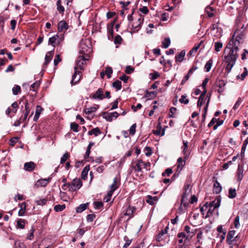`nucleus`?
I'll list each match as a JSON object with an SVG mask.
<instances>
[{
	"instance_id": "864d4df0",
	"label": "nucleus",
	"mask_w": 248,
	"mask_h": 248,
	"mask_svg": "<svg viewBox=\"0 0 248 248\" xmlns=\"http://www.w3.org/2000/svg\"><path fill=\"white\" fill-rule=\"evenodd\" d=\"M48 45H51L54 47L56 46V35L49 38L48 40Z\"/></svg>"
},
{
	"instance_id": "cd10ccee",
	"label": "nucleus",
	"mask_w": 248,
	"mask_h": 248,
	"mask_svg": "<svg viewBox=\"0 0 248 248\" xmlns=\"http://www.w3.org/2000/svg\"><path fill=\"white\" fill-rule=\"evenodd\" d=\"M49 179H40L39 180H38L36 183V186H46L48 182H49Z\"/></svg>"
},
{
	"instance_id": "680f3d73",
	"label": "nucleus",
	"mask_w": 248,
	"mask_h": 248,
	"mask_svg": "<svg viewBox=\"0 0 248 248\" xmlns=\"http://www.w3.org/2000/svg\"><path fill=\"white\" fill-rule=\"evenodd\" d=\"M150 76H151V79L154 80L160 76V74L158 72L155 71L153 73H150Z\"/></svg>"
},
{
	"instance_id": "8fccbe9b",
	"label": "nucleus",
	"mask_w": 248,
	"mask_h": 248,
	"mask_svg": "<svg viewBox=\"0 0 248 248\" xmlns=\"http://www.w3.org/2000/svg\"><path fill=\"white\" fill-rule=\"evenodd\" d=\"M56 46L59 45L64 40L63 35H59L58 34L56 35Z\"/></svg>"
},
{
	"instance_id": "bf43d9fd",
	"label": "nucleus",
	"mask_w": 248,
	"mask_h": 248,
	"mask_svg": "<svg viewBox=\"0 0 248 248\" xmlns=\"http://www.w3.org/2000/svg\"><path fill=\"white\" fill-rule=\"evenodd\" d=\"M172 173V170L171 168L167 169L162 173V175L164 177L169 176Z\"/></svg>"
},
{
	"instance_id": "c756f323",
	"label": "nucleus",
	"mask_w": 248,
	"mask_h": 248,
	"mask_svg": "<svg viewBox=\"0 0 248 248\" xmlns=\"http://www.w3.org/2000/svg\"><path fill=\"white\" fill-rule=\"evenodd\" d=\"M226 83L227 81L221 79H217L215 82L216 85L219 88H224Z\"/></svg>"
},
{
	"instance_id": "37998d69",
	"label": "nucleus",
	"mask_w": 248,
	"mask_h": 248,
	"mask_svg": "<svg viewBox=\"0 0 248 248\" xmlns=\"http://www.w3.org/2000/svg\"><path fill=\"white\" fill-rule=\"evenodd\" d=\"M78 127V124L76 123H71L70 124V128L75 132L79 131Z\"/></svg>"
},
{
	"instance_id": "aec40b11",
	"label": "nucleus",
	"mask_w": 248,
	"mask_h": 248,
	"mask_svg": "<svg viewBox=\"0 0 248 248\" xmlns=\"http://www.w3.org/2000/svg\"><path fill=\"white\" fill-rule=\"evenodd\" d=\"M243 167L240 165H238V169L237 171V180L241 181L243 177Z\"/></svg>"
},
{
	"instance_id": "5701e85b",
	"label": "nucleus",
	"mask_w": 248,
	"mask_h": 248,
	"mask_svg": "<svg viewBox=\"0 0 248 248\" xmlns=\"http://www.w3.org/2000/svg\"><path fill=\"white\" fill-rule=\"evenodd\" d=\"M102 133L101 131L98 127H95L94 128L92 129L91 130L89 131L88 134L89 136H92L93 135H94L95 137L98 136Z\"/></svg>"
},
{
	"instance_id": "338daca9",
	"label": "nucleus",
	"mask_w": 248,
	"mask_h": 248,
	"mask_svg": "<svg viewBox=\"0 0 248 248\" xmlns=\"http://www.w3.org/2000/svg\"><path fill=\"white\" fill-rule=\"evenodd\" d=\"M62 59L59 54H57L55 56V58L54 60V64L57 65L60 62H61Z\"/></svg>"
},
{
	"instance_id": "4be33fe9",
	"label": "nucleus",
	"mask_w": 248,
	"mask_h": 248,
	"mask_svg": "<svg viewBox=\"0 0 248 248\" xmlns=\"http://www.w3.org/2000/svg\"><path fill=\"white\" fill-rule=\"evenodd\" d=\"M43 108L40 106H39V105L37 106L35 113L34 116L33 117V121L34 122L37 121V120H38V119L39 118L41 112L43 111Z\"/></svg>"
},
{
	"instance_id": "13d9d810",
	"label": "nucleus",
	"mask_w": 248,
	"mask_h": 248,
	"mask_svg": "<svg viewBox=\"0 0 248 248\" xmlns=\"http://www.w3.org/2000/svg\"><path fill=\"white\" fill-rule=\"evenodd\" d=\"M144 151L145 152V155L147 156H150L153 153L151 148L149 146H146L144 148Z\"/></svg>"
},
{
	"instance_id": "7c9ffc66",
	"label": "nucleus",
	"mask_w": 248,
	"mask_h": 248,
	"mask_svg": "<svg viewBox=\"0 0 248 248\" xmlns=\"http://www.w3.org/2000/svg\"><path fill=\"white\" fill-rule=\"evenodd\" d=\"M73 186H75L78 189H79L82 186V183L79 179L75 178L72 183Z\"/></svg>"
},
{
	"instance_id": "603ef678",
	"label": "nucleus",
	"mask_w": 248,
	"mask_h": 248,
	"mask_svg": "<svg viewBox=\"0 0 248 248\" xmlns=\"http://www.w3.org/2000/svg\"><path fill=\"white\" fill-rule=\"evenodd\" d=\"M177 111V108L175 107H171L170 109V113L169 114V118H174V114Z\"/></svg>"
},
{
	"instance_id": "a211bd4d",
	"label": "nucleus",
	"mask_w": 248,
	"mask_h": 248,
	"mask_svg": "<svg viewBox=\"0 0 248 248\" xmlns=\"http://www.w3.org/2000/svg\"><path fill=\"white\" fill-rule=\"evenodd\" d=\"M89 205V202L80 204L78 207L76 208V212L77 213H82L88 208Z\"/></svg>"
},
{
	"instance_id": "6e6d98bb",
	"label": "nucleus",
	"mask_w": 248,
	"mask_h": 248,
	"mask_svg": "<svg viewBox=\"0 0 248 248\" xmlns=\"http://www.w3.org/2000/svg\"><path fill=\"white\" fill-rule=\"evenodd\" d=\"M94 207L95 209L99 210L103 207L104 204L102 202L96 201L93 202Z\"/></svg>"
},
{
	"instance_id": "6ab92c4d",
	"label": "nucleus",
	"mask_w": 248,
	"mask_h": 248,
	"mask_svg": "<svg viewBox=\"0 0 248 248\" xmlns=\"http://www.w3.org/2000/svg\"><path fill=\"white\" fill-rule=\"evenodd\" d=\"M143 18H140L138 19V23L136 24L134 23L132 24V28L135 30V31H138L141 28V24H143Z\"/></svg>"
},
{
	"instance_id": "4c0bfd02",
	"label": "nucleus",
	"mask_w": 248,
	"mask_h": 248,
	"mask_svg": "<svg viewBox=\"0 0 248 248\" xmlns=\"http://www.w3.org/2000/svg\"><path fill=\"white\" fill-rule=\"evenodd\" d=\"M65 207H66V206L64 204H62V205L58 204V205H56L54 206V210L57 212H61V211H63V210H64L65 209Z\"/></svg>"
},
{
	"instance_id": "f704fd0d",
	"label": "nucleus",
	"mask_w": 248,
	"mask_h": 248,
	"mask_svg": "<svg viewBox=\"0 0 248 248\" xmlns=\"http://www.w3.org/2000/svg\"><path fill=\"white\" fill-rule=\"evenodd\" d=\"M108 38L109 40H112L113 38V28L107 27Z\"/></svg>"
},
{
	"instance_id": "79ce46f5",
	"label": "nucleus",
	"mask_w": 248,
	"mask_h": 248,
	"mask_svg": "<svg viewBox=\"0 0 248 248\" xmlns=\"http://www.w3.org/2000/svg\"><path fill=\"white\" fill-rule=\"evenodd\" d=\"M124 240L125 241L123 248H127L132 242V239H129L127 236H124Z\"/></svg>"
},
{
	"instance_id": "69168bd1",
	"label": "nucleus",
	"mask_w": 248,
	"mask_h": 248,
	"mask_svg": "<svg viewBox=\"0 0 248 248\" xmlns=\"http://www.w3.org/2000/svg\"><path fill=\"white\" fill-rule=\"evenodd\" d=\"M96 110V108L93 107H91V108H86L85 112L86 114H90L92 113L93 112H95Z\"/></svg>"
},
{
	"instance_id": "c85d7f7f",
	"label": "nucleus",
	"mask_w": 248,
	"mask_h": 248,
	"mask_svg": "<svg viewBox=\"0 0 248 248\" xmlns=\"http://www.w3.org/2000/svg\"><path fill=\"white\" fill-rule=\"evenodd\" d=\"M156 94L157 93L155 91L149 92L146 91L145 97L148 98V99H153L155 98Z\"/></svg>"
},
{
	"instance_id": "e433bc0d",
	"label": "nucleus",
	"mask_w": 248,
	"mask_h": 248,
	"mask_svg": "<svg viewBox=\"0 0 248 248\" xmlns=\"http://www.w3.org/2000/svg\"><path fill=\"white\" fill-rule=\"evenodd\" d=\"M112 87L115 88L117 91H119L122 88L121 81L119 80H116L112 83Z\"/></svg>"
},
{
	"instance_id": "2f4dec72",
	"label": "nucleus",
	"mask_w": 248,
	"mask_h": 248,
	"mask_svg": "<svg viewBox=\"0 0 248 248\" xmlns=\"http://www.w3.org/2000/svg\"><path fill=\"white\" fill-rule=\"evenodd\" d=\"M213 62V61L212 59H210L206 62L204 67V69L205 72H208L209 71H210L212 66Z\"/></svg>"
},
{
	"instance_id": "f03ea898",
	"label": "nucleus",
	"mask_w": 248,
	"mask_h": 248,
	"mask_svg": "<svg viewBox=\"0 0 248 248\" xmlns=\"http://www.w3.org/2000/svg\"><path fill=\"white\" fill-rule=\"evenodd\" d=\"M184 192L182 195L181 203V205L183 204L184 207H186L188 205V203L187 202H185V199L191 193V187L190 184H185L183 188Z\"/></svg>"
},
{
	"instance_id": "c03bdc74",
	"label": "nucleus",
	"mask_w": 248,
	"mask_h": 248,
	"mask_svg": "<svg viewBox=\"0 0 248 248\" xmlns=\"http://www.w3.org/2000/svg\"><path fill=\"white\" fill-rule=\"evenodd\" d=\"M113 192V191L109 190L107 193V195L104 197V201L106 202H109Z\"/></svg>"
},
{
	"instance_id": "e2e57ef3",
	"label": "nucleus",
	"mask_w": 248,
	"mask_h": 248,
	"mask_svg": "<svg viewBox=\"0 0 248 248\" xmlns=\"http://www.w3.org/2000/svg\"><path fill=\"white\" fill-rule=\"evenodd\" d=\"M205 97L200 96L198 102H197V106L198 107H201L204 103Z\"/></svg>"
},
{
	"instance_id": "5fc2aeb1",
	"label": "nucleus",
	"mask_w": 248,
	"mask_h": 248,
	"mask_svg": "<svg viewBox=\"0 0 248 248\" xmlns=\"http://www.w3.org/2000/svg\"><path fill=\"white\" fill-rule=\"evenodd\" d=\"M214 9L211 7H207L206 8V11L209 17H212L214 16V14L213 13Z\"/></svg>"
},
{
	"instance_id": "a18cd8bd",
	"label": "nucleus",
	"mask_w": 248,
	"mask_h": 248,
	"mask_svg": "<svg viewBox=\"0 0 248 248\" xmlns=\"http://www.w3.org/2000/svg\"><path fill=\"white\" fill-rule=\"evenodd\" d=\"M162 45L163 47L165 48H168L170 44V40L169 38H165L164 41H162Z\"/></svg>"
},
{
	"instance_id": "393cba45",
	"label": "nucleus",
	"mask_w": 248,
	"mask_h": 248,
	"mask_svg": "<svg viewBox=\"0 0 248 248\" xmlns=\"http://www.w3.org/2000/svg\"><path fill=\"white\" fill-rule=\"evenodd\" d=\"M119 186L118 179L115 177L113 179V183L110 186V190L114 192L119 187Z\"/></svg>"
},
{
	"instance_id": "39448f33",
	"label": "nucleus",
	"mask_w": 248,
	"mask_h": 248,
	"mask_svg": "<svg viewBox=\"0 0 248 248\" xmlns=\"http://www.w3.org/2000/svg\"><path fill=\"white\" fill-rule=\"evenodd\" d=\"M86 57L88 58H86L84 55H81L78 57V59L77 60V65L79 68L81 70H83L84 69V65L85 64V62L89 60V56L88 54H86Z\"/></svg>"
},
{
	"instance_id": "412c9836",
	"label": "nucleus",
	"mask_w": 248,
	"mask_h": 248,
	"mask_svg": "<svg viewBox=\"0 0 248 248\" xmlns=\"http://www.w3.org/2000/svg\"><path fill=\"white\" fill-rule=\"evenodd\" d=\"M18 205L20 207V209L19 210L18 215L19 216H23L26 212V203L25 202L19 203Z\"/></svg>"
},
{
	"instance_id": "9d476101",
	"label": "nucleus",
	"mask_w": 248,
	"mask_h": 248,
	"mask_svg": "<svg viewBox=\"0 0 248 248\" xmlns=\"http://www.w3.org/2000/svg\"><path fill=\"white\" fill-rule=\"evenodd\" d=\"M221 198L218 196H217L215 200L212 202H211L208 207H211L214 208H217L220 206Z\"/></svg>"
},
{
	"instance_id": "a878e982",
	"label": "nucleus",
	"mask_w": 248,
	"mask_h": 248,
	"mask_svg": "<svg viewBox=\"0 0 248 248\" xmlns=\"http://www.w3.org/2000/svg\"><path fill=\"white\" fill-rule=\"evenodd\" d=\"M56 5L57 10L61 14L63 15L64 14L65 9L64 7L62 5V0H58L56 2Z\"/></svg>"
},
{
	"instance_id": "9b49d317",
	"label": "nucleus",
	"mask_w": 248,
	"mask_h": 248,
	"mask_svg": "<svg viewBox=\"0 0 248 248\" xmlns=\"http://www.w3.org/2000/svg\"><path fill=\"white\" fill-rule=\"evenodd\" d=\"M136 210V208L135 206H131L129 205L125 211V212L124 213V216H128L129 217L128 219L134 217V213Z\"/></svg>"
},
{
	"instance_id": "4468645a",
	"label": "nucleus",
	"mask_w": 248,
	"mask_h": 248,
	"mask_svg": "<svg viewBox=\"0 0 248 248\" xmlns=\"http://www.w3.org/2000/svg\"><path fill=\"white\" fill-rule=\"evenodd\" d=\"M24 167L25 170L28 171H32L35 168V164L32 161L26 162L24 165Z\"/></svg>"
},
{
	"instance_id": "a19ab883",
	"label": "nucleus",
	"mask_w": 248,
	"mask_h": 248,
	"mask_svg": "<svg viewBox=\"0 0 248 248\" xmlns=\"http://www.w3.org/2000/svg\"><path fill=\"white\" fill-rule=\"evenodd\" d=\"M112 72L113 70L111 67L107 66L106 67L105 73L108 78H111Z\"/></svg>"
},
{
	"instance_id": "7ed1b4c3",
	"label": "nucleus",
	"mask_w": 248,
	"mask_h": 248,
	"mask_svg": "<svg viewBox=\"0 0 248 248\" xmlns=\"http://www.w3.org/2000/svg\"><path fill=\"white\" fill-rule=\"evenodd\" d=\"M87 42H88V44L90 45V44L89 43V41H87ZM87 42L86 41H82L81 42H80L79 46V53L80 54H82L83 55L84 54H86V53H89L90 52V47L87 45Z\"/></svg>"
},
{
	"instance_id": "ddd939ff",
	"label": "nucleus",
	"mask_w": 248,
	"mask_h": 248,
	"mask_svg": "<svg viewBox=\"0 0 248 248\" xmlns=\"http://www.w3.org/2000/svg\"><path fill=\"white\" fill-rule=\"evenodd\" d=\"M58 31L62 32L66 31L68 29V25L64 20H61L58 23Z\"/></svg>"
},
{
	"instance_id": "1a4fd4ad",
	"label": "nucleus",
	"mask_w": 248,
	"mask_h": 248,
	"mask_svg": "<svg viewBox=\"0 0 248 248\" xmlns=\"http://www.w3.org/2000/svg\"><path fill=\"white\" fill-rule=\"evenodd\" d=\"M168 227H166V228H165L164 229H163L161 231H160L156 238V241H157L159 243V245H160V246L163 245V244H162L161 242L164 240L163 236L165 234H167V232H168ZM159 245V244H157V245Z\"/></svg>"
},
{
	"instance_id": "bb28decb",
	"label": "nucleus",
	"mask_w": 248,
	"mask_h": 248,
	"mask_svg": "<svg viewBox=\"0 0 248 248\" xmlns=\"http://www.w3.org/2000/svg\"><path fill=\"white\" fill-rule=\"evenodd\" d=\"M27 222V221L23 219H18L16 221V227L18 228L23 229L25 228V223Z\"/></svg>"
},
{
	"instance_id": "774afa93",
	"label": "nucleus",
	"mask_w": 248,
	"mask_h": 248,
	"mask_svg": "<svg viewBox=\"0 0 248 248\" xmlns=\"http://www.w3.org/2000/svg\"><path fill=\"white\" fill-rule=\"evenodd\" d=\"M18 139L19 138L17 137L11 138L9 140L10 145L11 146H14L15 145V144L16 143V142H17Z\"/></svg>"
},
{
	"instance_id": "f257e3e1",
	"label": "nucleus",
	"mask_w": 248,
	"mask_h": 248,
	"mask_svg": "<svg viewBox=\"0 0 248 248\" xmlns=\"http://www.w3.org/2000/svg\"><path fill=\"white\" fill-rule=\"evenodd\" d=\"M239 31L238 29L235 30L232 39L230 41L225 51L228 48V46H231L230 51L227 55L224 57L223 61L227 63L226 67V71L227 73H229L233 66L235 63L238 57L237 51L238 50V46L240 43V40L238 38L234 39L235 34L238 33Z\"/></svg>"
},
{
	"instance_id": "f8f14e48",
	"label": "nucleus",
	"mask_w": 248,
	"mask_h": 248,
	"mask_svg": "<svg viewBox=\"0 0 248 248\" xmlns=\"http://www.w3.org/2000/svg\"><path fill=\"white\" fill-rule=\"evenodd\" d=\"M53 56V51H48L45 56V62L44 63L43 68H46L48 65V64L51 61L52 57Z\"/></svg>"
},
{
	"instance_id": "473e14b6",
	"label": "nucleus",
	"mask_w": 248,
	"mask_h": 248,
	"mask_svg": "<svg viewBox=\"0 0 248 248\" xmlns=\"http://www.w3.org/2000/svg\"><path fill=\"white\" fill-rule=\"evenodd\" d=\"M185 162L184 161V159H183V158L182 157H179L177 159V168L178 169H180V170H181L183 169V167L185 166Z\"/></svg>"
},
{
	"instance_id": "2eb2a0df",
	"label": "nucleus",
	"mask_w": 248,
	"mask_h": 248,
	"mask_svg": "<svg viewBox=\"0 0 248 248\" xmlns=\"http://www.w3.org/2000/svg\"><path fill=\"white\" fill-rule=\"evenodd\" d=\"M158 200L157 196L153 197L151 195H148L146 197V202L151 205H153Z\"/></svg>"
},
{
	"instance_id": "72a5a7b5",
	"label": "nucleus",
	"mask_w": 248,
	"mask_h": 248,
	"mask_svg": "<svg viewBox=\"0 0 248 248\" xmlns=\"http://www.w3.org/2000/svg\"><path fill=\"white\" fill-rule=\"evenodd\" d=\"M228 193V197L230 199H233L236 196V192L235 188H230L229 189Z\"/></svg>"
},
{
	"instance_id": "dca6fc26",
	"label": "nucleus",
	"mask_w": 248,
	"mask_h": 248,
	"mask_svg": "<svg viewBox=\"0 0 248 248\" xmlns=\"http://www.w3.org/2000/svg\"><path fill=\"white\" fill-rule=\"evenodd\" d=\"M235 234V231L234 230L230 231L227 236V242L229 245L232 244V242L234 241V240H232V238H233L234 235Z\"/></svg>"
},
{
	"instance_id": "20e7f679",
	"label": "nucleus",
	"mask_w": 248,
	"mask_h": 248,
	"mask_svg": "<svg viewBox=\"0 0 248 248\" xmlns=\"http://www.w3.org/2000/svg\"><path fill=\"white\" fill-rule=\"evenodd\" d=\"M102 116L103 118L105 119L107 121L111 122L113 118L115 119L117 118L119 116V114L116 111L111 113L105 111L102 113Z\"/></svg>"
},
{
	"instance_id": "0eeeda50",
	"label": "nucleus",
	"mask_w": 248,
	"mask_h": 248,
	"mask_svg": "<svg viewBox=\"0 0 248 248\" xmlns=\"http://www.w3.org/2000/svg\"><path fill=\"white\" fill-rule=\"evenodd\" d=\"M183 146L182 147L183 149V154L184 155V161L186 162L189 157L190 152L188 151V141L183 140Z\"/></svg>"
},
{
	"instance_id": "4d7b16f0",
	"label": "nucleus",
	"mask_w": 248,
	"mask_h": 248,
	"mask_svg": "<svg viewBox=\"0 0 248 248\" xmlns=\"http://www.w3.org/2000/svg\"><path fill=\"white\" fill-rule=\"evenodd\" d=\"M48 200L47 198H44L42 199H40L38 200H37L36 201V202L37 205H44L46 204Z\"/></svg>"
},
{
	"instance_id": "6e6552de",
	"label": "nucleus",
	"mask_w": 248,
	"mask_h": 248,
	"mask_svg": "<svg viewBox=\"0 0 248 248\" xmlns=\"http://www.w3.org/2000/svg\"><path fill=\"white\" fill-rule=\"evenodd\" d=\"M74 69L75 72L72 75V80L71 81V84L72 86L77 84L81 79V76H80L78 78H77V74H79L80 73V72L78 70V67L75 66L74 67Z\"/></svg>"
},
{
	"instance_id": "09e8293b",
	"label": "nucleus",
	"mask_w": 248,
	"mask_h": 248,
	"mask_svg": "<svg viewBox=\"0 0 248 248\" xmlns=\"http://www.w3.org/2000/svg\"><path fill=\"white\" fill-rule=\"evenodd\" d=\"M223 44L220 42H217L215 43V49L216 52H219L222 47Z\"/></svg>"
},
{
	"instance_id": "ea45409f",
	"label": "nucleus",
	"mask_w": 248,
	"mask_h": 248,
	"mask_svg": "<svg viewBox=\"0 0 248 248\" xmlns=\"http://www.w3.org/2000/svg\"><path fill=\"white\" fill-rule=\"evenodd\" d=\"M12 92L14 95H17L19 93L21 92L20 86L17 85H15V86L12 89Z\"/></svg>"
},
{
	"instance_id": "de8ad7c7",
	"label": "nucleus",
	"mask_w": 248,
	"mask_h": 248,
	"mask_svg": "<svg viewBox=\"0 0 248 248\" xmlns=\"http://www.w3.org/2000/svg\"><path fill=\"white\" fill-rule=\"evenodd\" d=\"M202 41L200 44H199L198 45H195L193 47V48L189 51L188 55L189 56H192L193 53L196 52L198 50V49L199 48L200 46H201V44H202Z\"/></svg>"
},
{
	"instance_id": "b1692460",
	"label": "nucleus",
	"mask_w": 248,
	"mask_h": 248,
	"mask_svg": "<svg viewBox=\"0 0 248 248\" xmlns=\"http://www.w3.org/2000/svg\"><path fill=\"white\" fill-rule=\"evenodd\" d=\"M186 55V51L185 50H182L179 54L175 56V59L176 62H182Z\"/></svg>"
},
{
	"instance_id": "052dcab7",
	"label": "nucleus",
	"mask_w": 248,
	"mask_h": 248,
	"mask_svg": "<svg viewBox=\"0 0 248 248\" xmlns=\"http://www.w3.org/2000/svg\"><path fill=\"white\" fill-rule=\"evenodd\" d=\"M179 102L182 104H187L189 102V100L186 98V96L182 95L179 99Z\"/></svg>"
},
{
	"instance_id": "58836bf2",
	"label": "nucleus",
	"mask_w": 248,
	"mask_h": 248,
	"mask_svg": "<svg viewBox=\"0 0 248 248\" xmlns=\"http://www.w3.org/2000/svg\"><path fill=\"white\" fill-rule=\"evenodd\" d=\"M123 41V38L119 34H117L115 36V37L114 39V43L115 45H121V44H122Z\"/></svg>"
},
{
	"instance_id": "f3484780",
	"label": "nucleus",
	"mask_w": 248,
	"mask_h": 248,
	"mask_svg": "<svg viewBox=\"0 0 248 248\" xmlns=\"http://www.w3.org/2000/svg\"><path fill=\"white\" fill-rule=\"evenodd\" d=\"M222 190V186L216 180L214 183V193L219 194Z\"/></svg>"
},
{
	"instance_id": "0e129e2a",
	"label": "nucleus",
	"mask_w": 248,
	"mask_h": 248,
	"mask_svg": "<svg viewBox=\"0 0 248 248\" xmlns=\"http://www.w3.org/2000/svg\"><path fill=\"white\" fill-rule=\"evenodd\" d=\"M31 111V104L26 101L25 103V111L24 112L30 113Z\"/></svg>"
},
{
	"instance_id": "423d86ee",
	"label": "nucleus",
	"mask_w": 248,
	"mask_h": 248,
	"mask_svg": "<svg viewBox=\"0 0 248 248\" xmlns=\"http://www.w3.org/2000/svg\"><path fill=\"white\" fill-rule=\"evenodd\" d=\"M91 98L94 100H101L105 98L104 95V89L102 88H99L94 93H93Z\"/></svg>"
},
{
	"instance_id": "49530a36",
	"label": "nucleus",
	"mask_w": 248,
	"mask_h": 248,
	"mask_svg": "<svg viewBox=\"0 0 248 248\" xmlns=\"http://www.w3.org/2000/svg\"><path fill=\"white\" fill-rule=\"evenodd\" d=\"M70 155L69 153H65L61 158V164L64 163L66 161V160L70 157Z\"/></svg>"
},
{
	"instance_id": "c9c22d12",
	"label": "nucleus",
	"mask_w": 248,
	"mask_h": 248,
	"mask_svg": "<svg viewBox=\"0 0 248 248\" xmlns=\"http://www.w3.org/2000/svg\"><path fill=\"white\" fill-rule=\"evenodd\" d=\"M41 82L40 80L36 81L32 84L31 85V88H32V90L33 92L37 93V90L39 88L40 86Z\"/></svg>"
},
{
	"instance_id": "3c124183",
	"label": "nucleus",
	"mask_w": 248,
	"mask_h": 248,
	"mask_svg": "<svg viewBox=\"0 0 248 248\" xmlns=\"http://www.w3.org/2000/svg\"><path fill=\"white\" fill-rule=\"evenodd\" d=\"M15 248H26V247L23 243L16 241L15 242Z\"/></svg>"
}]
</instances>
